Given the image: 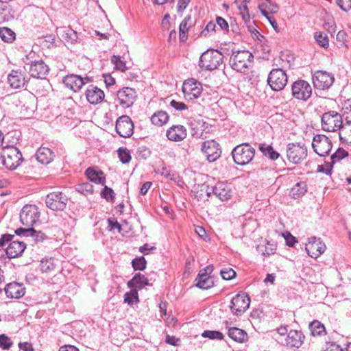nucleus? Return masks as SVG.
<instances>
[{
    "label": "nucleus",
    "instance_id": "obj_1",
    "mask_svg": "<svg viewBox=\"0 0 351 351\" xmlns=\"http://www.w3.org/2000/svg\"><path fill=\"white\" fill-rule=\"evenodd\" d=\"M2 164L9 170L16 169L23 160L21 151L14 145L3 147L1 152Z\"/></svg>",
    "mask_w": 351,
    "mask_h": 351
},
{
    "label": "nucleus",
    "instance_id": "obj_2",
    "mask_svg": "<svg viewBox=\"0 0 351 351\" xmlns=\"http://www.w3.org/2000/svg\"><path fill=\"white\" fill-rule=\"evenodd\" d=\"M254 60L252 53L247 50L232 51L230 58L231 68L240 73H246Z\"/></svg>",
    "mask_w": 351,
    "mask_h": 351
},
{
    "label": "nucleus",
    "instance_id": "obj_3",
    "mask_svg": "<svg viewBox=\"0 0 351 351\" xmlns=\"http://www.w3.org/2000/svg\"><path fill=\"white\" fill-rule=\"evenodd\" d=\"M223 60V55L217 49H208L202 53L199 60V66L204 70L217 69Z\"/></svg>",
    "mask_w": 351,
    "mask_h": 351
},
{
    "label": "nucleus",
    "instance_id": "obj_4",
    "mask_svg": "<svg viewBox=\"0 0 351 351\" xmlns=\"http://www.w3.org/2000/svg\"><path fill=\"white\" fill-rule=\"evenodd\" d=\"M255 149L247 143L237 145L232 151L234 162L241 166L249 164L255 156Z\"/></svg>",
    "mask_w": 351,
    "mask_h": 351
},
{
    "label": "nucleus",
    "instance_id": "obj_5",
    "mask_svg": "<svg viewBox=\"0 0 351 351\" xmlns=\"http://www.w3.org/2000/svg\"><path fill=\"white\" fill-rule=\"evenodd\" d=\"M343 122V116L335 110L326 112L322 116V128L326 132H335L340 131Z\"/></svg>",
    "mask_w": 351,
    "mask_h": 351
},
{
    "label": "nucleus",
    "instance_id": "obj_6",
    "mask_svg": "<svg viewBox=\"0 0 351 351\" xmlns=\"http://www.w3.org/2000/svg\"><path fill=\"white\" fill-rule=\"evenodd\" d=\"M287 156L293 164H300L308 155V149L304 143H290L287 145Z\"/></svg>",
    "mask_w": 351,
    "mask_h": 351
},
{
    "label": "nucleus",
    "instance_id": "obj_7",
    "mask_svg": "<svg viewBox=\"0 0 351 351\" xmlns=\"http://www.w3.org/2000/svg\"><path fill=\"white\" fill-rule=\"evenodd\" d=\"M277 331L278 335L277 340L279 343L291 348H298L302 345L305 337L302 330H289V332H287V330L283 332Z\"/></svg>",
    "mask_w": 351,
    "mask_h": 351
},
{
    "label": "nucleus",
    "instance_id": "obj_8",
    "mask_svg": "<svg viewBox=\"0 0 351 351\" xmlns=\"http://www.w3.org/2000/svg\"><path fill=\"white\" fill-rule=\"evenodd\" d=\"M201 191H204L207 197H210L211 194H214L221 201H226L232 195L230 186L224 182H219L213 186H209L207 184L201 186Z\"/></svg>",
    "mask_w": 351,
    "mask_h": 351
},
{
    "label": "nucleus",
    "instance_id": "obj_9",
    "mask_svg": "<svg viewBox=\"0 0 351 351\" xmlns=\"http://www.w3.org/2000/svg\"><path fill=\"white\" fill-rule=\"evenodd\" d=\"M288 82L286 73L281 69H272L267 78V83L274 91L282 90Z\"/></svg>",
    "mask_w": 351,
    "mask_h": 351
},
{
    "label": "nucleus",
    "instance_id": "obj_10",
    "mask_svg": "<svg viewBox=\"0 0 351 351\" xmlns=\"http://www.w3.org/2000/svg\"><path fill=\"white\" fill-rule=\"evenodd\" d=\"M312 147L319 156L324 157L329 155L332 144L331 140L324 134H317L313 137Z\"/></svg>",
    "mask_w": 351,
    "mask_h": 351
},
{
    "label": "nucleus",
    "instance_id": "obj_11",
    "mask_svg": "<svg viewBox=\"0 0 351 351\" xmlns=\"http://www.w3.org/2000/svg\"><path fill=\"white\" fill-rule=\"evenodd\" d=\"M40 212L36 205L26 204L20 213L21 223L27 227L32 226L39 219Z\"/></svg>",
    "mask_w": 351,
    "mask_h": 351
},
{
    "label": "nucleus",
    "instance_id": "obj_12",
    "mask_svg": "<svg viewBox=\"0 0 351 351\" xmlns=\"http://www.w3.org/2000/svg\"><path fill=\"white\" fill-rule=\"evenodd\" d=\"M68 198L62 192H52L45 199L47 206L52 210H63L67 204Z\"/></svg>",
    "mask_w": 351,
    "mask_h": 351
},
{
    "label": "nucleus",
    "instance_id": "obj_13",
    "mask_svg": "<svg viewBox=\"0 0 351 351\" xmlns=\"http://www.w3.org/2000/svg\"><path fill=\"white\" fill-rule=\"evenodd\" d=\"M314 87L319 90L328 89L335 82L332 73L325 71H317L312 77Z\"/></svg>",
    "mask_w": 351,
    "mask_h": 351
},
{
    "label": "nucleus",
    "instance_id": "obj_14",
    "mask_svg": "<svg viewBox=\"0 0 351 351\" xmlns=\"http://www.w3.org/2000/svg\"><path fill=\"white\" fill-rule=\"evenodd\" d=\"M293 96L298 99L306 101L312 94V88L308 82L303 80L295 81L291 86Z\"/></svg>",
    "mask_w": 351,
    "mask_h": 351
},
{
    "label": "nucleus",
    "instance_id": "obj_15",
    "mask_svg": "<svg viewBox=\"0 0 351 351\" xmlns=\"http://www.w3.org/2000/svg\"><path fill=\"white\" fill-rule=\"evenodd\" d=\"M250 304V299L246 293H239L232 298L230 308L232 313L241 315L249 308Z\"/></svg>",
    "mask_w": 351,
    "mask_h": 351
},
{
    "label": "nucleus",
    "instance_id": "obj_16",
    "mask_svg": "<svg viewBox=\"0 0 351 351\" xmlns=\"http://www.w3.org/2000/svg\"><path fill=\"white\" fill-rule=\"evenodd\" d=\"M182 92L186 100L192 101L199 97L202 92V86L194 79H189L182 85Z\"/></svg>",
    "mask_w": 351,
    "mask_h": 351
},
{
    "label": "nucleus",
    "instance_id": "obj_17",
    "mask_svg": "<svg viewBox=\"0 0 351 351\" xmlns=\"http://www.w3.org/2000/svg\"><path fill=\"white\" fill-rule=\"evenodd\" d=\"M134 128L133 121L128 115H122L117 119L115 129L121 137H130L134 133Z\"/></svg>",
    "mask_w": 351,
    "mask_h": 351
},
{
    "label": "nucleus",
    "instance_id": "obj_18",
    "mask_svg": "<svg viewBox=\"0 0 351 351\" xmlns=\"http://www.w3.org/2000/svg\"><path fill=\"white\" fill-rule=\"evenodd\" d=\"M117 96L119 105L123 108L131 107L137 97L135 89L130 87H123L118 90Z\"/></svg>",
    "mask_w": 351,
    "mask_h": 351
},
{
    "label": "nucleus",
    "instance_id": "obj_19",
    "mask_svg": "<svg viewBox=\"0 0 351 351\" xmlns=\"http://www.w3.org/2000/svg\"><path fill=\"white\" fill-rule=\"evenodd\" d=\"M213 271L212 265L206 266L200 270L195 278L196 286L202 289H208L214 286V281L210 276Z\"/></svg>",
    "mask_w": 351,
    "mask_h": 351
},
{
    "label": "nucleus",
    "instance_id": "obj_20",
    "mask_svg": "<svg viewBox=\"0 0 351 351\" xmlns=\"http://www.w3.org/2000/svg\"><path fill=\"white\" fill-rule=\"evenodd\" d=\"M201 149L209 162H215L221 156L220 145L214 140L204 141Z\"/></svg>",
    "mask_w": 351,
    "mask_h": 351
},
{
    "label": "nucleus",
    "instance_id": "obj_21",
    "mask_svg": "<svg viewBox=\"0 0 351 351\" xmlns=\"http://www.w3.org/2000/svg\"><path fill=\"white\" fill-rule=\"evenodd\" d=\"M305 250L309 256L317 258L324 252L326 245L319 238L312 237L308 239V243L306 244Z\"/></svg>",
    "mask_w": 351,
    "mask_h": 351
},
{
    "label": "nucleus",
    "instance_id": "obj_22",
    "mask_svg": "<svg viewBox=\"0 0 351 351\" xmlns=\"http://www.w3.org/2000/svg\"><path fill=\"white\" fill-rule=\"evenodd\" d=\"M62 82L66 88L77 93L82 88L83 85L91 82V80L88 77L83 78L80 75L71 74L66 75L63 78Z\"/></svg>",
    "mask_w": 351,
    "mask_h": 351
},
{
    "label": "nucleus",
    "instance_id": "obj_23",
    "mask_svg": "<svg viewBox=\"0 0 351 351\" xmlns=\"http://www.w3.org/2000/svg\"><path fill=\"white\" fill-rule=\"evenodd\" d=\"M49 71V66L42 60H32L29 64V73L32 77L44 79L48 75Z\"/></svg>",
    "mask_w": 351,
    "mask_h": 351
},
{
    "label": "nucleus",
    "instance_id": "obj_24",
    "mask_svg": "<svg viewBox=\"0 0 351 351\" xmlns=\"http://www.w3.org/2000/svg\"><path fill=\"white\" fill-rule=\"evenodd\" d=\"M27 82L25 73L20 70H12L8 75V83L13 89L23 88Z\"/></svg>",
    "mask_w": 351,
    "mask_h": 351
},
{
    "label": "nucleus",
    "instance_id": "obj_25",
    "mask_svg": "<svg viewBox=\"0 0 351 351\" xmlns=\"http://www.w3.org/2000/svg\"><path fill=\"white\" fill-rule=\"evenodd\" d=\"M4 291L8 298L19 299L25 294V287L23 283L12 282L5 287Z\"/></svg>",
    "mask_w": 351,
    "mask_h": 351
},
{
    "label": "nucleus",
    "instance_id": "obj_26",
    "mask_svg": "<svg viewBox=\"0 0 351 351\" xmlns=\"http://www.w3.org/2000/svg\"><path fill=\"white\" fill-rule=\"evenodd\" d=\"M154 279L148 278L141 273L136 274L133 278L130 280L127 285L129 288L137 289V291L143 289L145 286H152Z\"/></svg>",
    "mask_w": 351,
    "mask_h": 351
},
{
    "label": "nucleus",
    "instance_id": "obj_27",
    "mask_svg": "<svg viewBox=\"0 0 351 351\" xmlns=\"http://www.w3.org/2000/svg\"><path fill=\"white\" fill-rule=\"evenodd\" d=\"M187 135L186 128L182 125H173L166 132L167 138L171 141L179 142L184 140Z\"/></svg>",
    "mask_w": 351,
    "mask_h": 351
},
{
    "label": "nucleus",
    "instance_id": "obj_28",
    "mask_svg": "<svg viewBox=\"0 0 351 351\" xmlns=\"http://www.w3.org/2000/svg\"><path fill=\"white\" fill-rule=\"evenodd\" d=\"M87 101L92 105H97L102 102L105 94L102 90L98 87L91 85L85 92Z\"/></svg>",
    "mask_w": 351,
    "mask_h": 351
},
{
    "label": "nucleus",
    "instance_id": "obj_29",
    "mask_svg": "<svg viewBox=\"0 0 351 351\" xmlns=\"http://www.w3.org/2000/svg\"><path fill=\"white\" fill-rule=\"evenodd\" d=\"M85 176L90 181L97 184L104 185L106 176L104 172L98 169L97 167H90L86 169Z\"/></svg>",
    "mask_w": 351,
    "mask_h": 351
},
{
    "label": "nucleus",
    "instance_id": "obj_30",
    "mask_svg": "<svg viewBox=\"0 0 351 351\" xmlns=\"http://www.w3.org/2000/svg\"><path fill=\"white\" fill-rule=\"evenodd\" d=\"M26 245L23 241H11L7 248L5 253L9 258H16L20 256L25 250Z\"/></svg>",
    "mask_w": 351,
    "mask_h": 351
},
{
    "label": "nucleus",
    "instance_id": "obj_31",
    "mask_svg": "<svg viewBox=\"0 0 351 351\" xmlns=\"http://www.w3.org/2000/svg\"><path fill=\"white\" fill-rule=\"evenodd\" d=\"M53 152L47 147H40L36 153L37 160L43 165L50 163L53 160Z\"/></svg>",
    "mask_w": 351,
    "mask_h": 351
},
{
    "label": "nucleus",
    "instance_id": "obj_32",
    "mask_svg": "<svg viewBox=\"0 0 351 351\" xmlns=\"http://www.w3.org/2000/svg\"><path fill=\"white\" fill-rule=\"evenodd\" d=\"M339 138L341 141L351 144V120L346 116V121L343 123L339 133Z\"/></svg>",
    "mask_w": 351,
    "mask_h": 351
},
{
    "label": "nucleus",
    "instance_id": "obj_33",
    "mask_svg": "<svg viewBox=\"0 0 351 351\" xmlns=\"http://www.w3.org/2000/svg\"><path fill=\"white\" fill-rule=\"evenodd\" d=\"M258 149L261 152L263 155L271 160H276L280 157V154L274 150L271 145L267 143H261L258 146Z\"/></svg>",
    "mask_w": 351,
    "mask_h": 351
},
{
    "label": "nucleus",
    "instance_id": "obj_34",
    "mask_svg": "<svg viewBox=\"0 0 351 351\" xmlns=\"http://www.w3.org/2000/svg\"><path fill=\"white\" fill-rule=\"evenodd\" d=\"M58 31L62 37L64 38L67 42L74 43L78 40L77 32L69 27H60Z\"/></svg>",
    "mask_w": 351,
    "mask_h": 351
},
{
    "label": "nucleus",
    "instance_id": "obj_35",
    "mask_svg": "<svg viewBox=\"0 0 351 351\" xmlns=\"http://www.w3.org/2000/svg\"><path fill=\"white\" fill-rule=\"evenodd\" d=\"M169 118V117L165 111L160 110L151 117V121L155 125L162 126L167 123Z\"/></svg>",
    "mask_w": 351,
    "mask_h": 351
},
{
    "label": "nucleus",
    "instance_id": "obj_36",
    "mask_svg": "<svg viewBox=\"0 0 351 351\" xmlns=\"http://www.w3.org/2000/svg\"><path fill=\"white\" fill-rule=\"evenodd\" d=\"M307 191V185L305 182H299L296 183L291 189L290 195L297 199L303 196Z\"/></svg>",
    "mask_w": 351,
    "mask_h": 351
},
{
    "label": "nucleus",
    "instance_id": "obj_37",
    "mask_svg": "<svg viewBox=\"0 0 351 351\" xmlns=\"http://www.w3.org/2000/svg\"><path fill=\"white\" fill-rule=\"evenodd\" d=\"M256 251L261 253L263 256H270L274 254L276 251V245L270 241H267L266 245H258L256 246Z\"/></svg>",
    "mask_w": 351,
    "mask_h": 351
},
{
    "label": "nucleus",
    "instance_id": "obj_38",
    "mask_svg": "<svg viewBox=\"0 0 351 351\" xmlns=\"http://www.w3.org/2000/svg\"><path fill=\"white\" fill-rule=\"evenodd\" d=\"M228 335L232 339L238 343L247 342L249 339L245 330H228Z\"/></svg>",
    "mask_w": 351,
    "mask_h": 351
},
{
    "label": "nucleus",
    "instance_id": "obj_39",
    "mask_svg": "<svg viewBox=\"0 0 351 351\" xmlns=\"http://www.w3.org/2000/svg\"><path fill=\"white\" fill-rule=\"evenodd\" d=\"M0 37L3 41L8 43H12L16 38L15 32L9 27H0Z\"/></svg>",
    "mask_w": 351,
    "mask_h": 351
},
{
    "label": "nucleus",
    "instance_id": "obj_40",
    "mask_svg": "<svg viewBox=\"0 0 351 351\" xmlns=\"http://www.w3.org/2000/svg\"><path fill=\"white\" fill-rule=\"evenodd\" d=\"M130 289V291L125 293L124 295V302L132 306L134 304L139 302V298L137 289Z\"/></svg>",
    "mask_w": 351,
    "mask_h": 351
},
{
    "label": "nucleus",
    "instance_id": "obj_41",
    "mask_svg": "<svg viewBox=\"0 0 351 351\" xmlns=\"http://www.w3.org/2000/svg\"><path fill=\"white\" fill-rule=\"evenodd\" d=\"M191 20V16H186L180 25V40L182 42H185L187 39V32L189 29L190 25L188 24V21Z\"/></svg>",
    "mask_w": 351,
    "mask_h": 351
},
{
    "label": "nucleus",
    "instance_id": "obj_42",
    "mask_svg": "<svg viewBox=\"0 0 351 351\" xmlns=\"http://www.w3.org/2000/svg\"><path fill=\"white\" fill-rule=\"evenodd\" d=\"M110 337L114 345L119 346L124 342L127 338L123 335L121 330H112L110 333Z\"/></svg>",
    "mask_w": 351,
    "mask_h": 351
},
{
    "label": "nucleus",
    "instance_id": "obj_43",
    "mask_svg": "<svg viewBox=\"0 0 351 351\" xmlns=\"http://www.w3.org/2000/svg\"><path fill=\"white\" fill-rule=\"evenodd\" d=\"M156 172L175 182L180 180V178L177 173H176L175 172H172L171 170H169L165 166L162 167L161 168H158V170L156 171Z\"/></svg>",
    "mask_w": 351,
    "mask_h": 351
},
{
    "label": "nucleus",
    "instance_id": "obj_44",
    "mask_svg": "<svg viewBox=\"0 0 351 351\" xmlns=\"http://www.w3.org/2000/svg\"><path fill=\"white\" fill-rule=\"evenodd\" d=\"M348 156V152L343 148H338L337 150L331 155L330 162L335 165L336 162H339L342 159L345 158Z\"/></svg>",
    "mask_w": 351,
    "mask_h": 351
},
{
    "label": "nucleus",
    "instance_id": "obj_45",
    "mask_svg": "<svg viewBox=\"0 0 351 351\" xmlns=\"http://www.w3.org/2000/svg\"><path fill=\"white\" fill-rule=\"evenodd\" d=\"M3 14V19L5 21H9L14 19V11L10 8L8 4H2L1 7Z\"/></svg>",
    "mask_w": 351,
    "mask_h": 351
},
{
    "label": "nucleus",
    "instance_id": "obj_46",
    "mask_svg": "<svg viewBox=\"0 0 351 351\" xmlns=\"http://www.w3.org/2000/svg\"><path fill=\"white\" fill-rule=\"evenodd\" d=\"M146 265L147 261L143 256L136 257L132 261V266L135 271H143Z\"/></svg>",
    "mask_w": 351,
    "mask_h": 351
},
{
    "label": "nucleus",
    "instance_id": "obj_47",
    "mask_svg": "<svg viewBox=\"0 0 351 351\" xmlns=\"http://www.w3.org/2000/svg\"><path fill=\"white\" fill-rule=\"evenodd\" d=\"M315 39L317 44L324 47L328 48L329 46V40L328 36L323 32H316L315 34Z\"/></svg>",
    "mask_w": 351,
    "mask_h": 351
},
{
    "label": "nucleus",
    "instance_id": "obj_48",
    "mask_svg": "<svg viewBox=\"0 0 351 351\" xmlns=\"http://www.w3.org/2000/svg\"><path fill=\"white\" fill-rule=\"evenodd\" d=\"M75 191L84 195L93 193V186L89 182H84L76 186Z\"/></svg>",
    "mask_w": 351,
    "mask_h": 351
},
{
    "label": "nucleus",
    "instance_id": "obj_49",
    "mask_svg": "<svg viewBox=\"0 0 351 351\" xmlns=\"http://www.w3.org/2000/svg\"><path fill=\"white\" fill-rule=\"evenodd\" d=\"M197 124L199 125V126H200V132H199L197 130L193 134V136L196 138H206V136L204 135V132H206V133L208 132L209 124L204 121H199L197 122Z\"/></svg>",
    "mask_w": 351,
    "mask_h": 351
},
{
    "label": "nucleus",
    "instance_id": "obj_50",
    "mask_svg": "<svg viewBox=\"0 0 351 351\" xmlns=\"http://www.w3.org/2000/svg\"><path fill=\"white\" fill-rule=\"evenodd\" d=\"M101 197L105 199L107 202H114L115 199V193L114 191L107 186H104L103 190L101 192Z\"/></svg>",
    "mask_w": 351,
    "mask_h": 351
},
{
    "label": "nucleus",
    "instance_id": "obj_51",
    "mask_svg": "<svg viewBox=\"0 0 351 351\" xmlns=\"http://www.w3.org/2000/svg\"><path fill=\"white\" fill-rule=\"evenodd\" d=\"M119 158L123 164H127L131 160L130 152L126 148L120 147L117 150Z\"/></svg>",
    "mask_w": 351,
    "mask_h": 351
},
{
    "label": "nucleus",
    "instance_id": "obj_52",
    "mask_svg": "<svg viewBox=\"0 0 351 351\" xmlns=\"http://www.w3.org/2000/svg\"><path fill=\"white\" fill-rule=\"evenodd\" d=\"M111 62L114 65V68L117 70L121 71L127 70L125 62L121 60L119 56H112L111 58Z\"/></svg>",
    "mask_w": 351,
    "mask_h": 351
},
{
    "label": "nucleus",
    "instance_id": "obj_53",
    "mask_svg": "<svg viewBox=\"0 0 351 351\" xmlns=\"http://www.w3.org/2000/svg\"><path fill=\"white\" fill-rule=\"evenodd\" d=\"M40 269L43 272H48L54 269V263L53 258L43 259L40 264Z\"/></svg>",
    "mask_w": 351,
    "mask_h": 351
},
{
    "label": "nucleus",
    "instance_id": "obj_54",
    "mask_svg": "<svg viewBox=\"0 0 351 351\" xmlns=\"http://www.w3.org/2000/svg\"><path fill=\"white\" fill-rule=\"evenodd\" d=\"M202 336L210 339L221 340L223 338V335L219 330H204Z\"/></svg>",
    "mask_w": 351,
    "mask_h": 351
},
{
    "label": "nucleus",
    "instance_id": "obj_55",
    "mask_svg": "<svg viewBox=\"0 0 351 351\" xmlns=\"http://www.w3.org/2000/svg\"><path fill=\"white\" fill-rule=\"evenodd\" d=\"M333 165L331 162H325L324 165H318L317 171L324 173L326 175H330Z\"/></svg>",
    "mask_w": 351,
    "mask_h": 351
},
{
    "label": "nucleus",
    "instance_id": "obj_56",
    "mask_svg": "<svg viewBox=\"0 0 351 351\" xmlns=\"http://www.w3.org/2000/svg\"><path fill=\"white\" fill-rule=\"evenodd\" d=\"M221 278L226 280H230L236 276V272L232 268H228L221 270Z\"/></svg>",
    "mask_w": 351,
    "mask_h": 351
},
{
    "label": "nucleus",
    "instance_id": "obj_57",
    "mask_svg": "<svg viewBox=\"0 0 351 351\" xmlns=\"http://www.w3.org/2000/svg\"><path fill=\"white\" fill-rule=\"evenodd\" d=\"M12 345V341L8 336L4 334L0 335V348L3 350L9 349Z\"/></svg>",
    "mask_w": 351,
    "mask_h": 351
},
{
    "label": "nucleus",
    "instance_id": "obj_58",
    "mask_svg": "<svg viewBox=\"0 0 351 351\" xmlns=\"http://www.w3.org/2000/svg\"><path fill=\"white\" fill-rule=\"evenodd\" d=\"M32 237L36 243L43 242L47 239V236L41 231H36L34 229V233H31L30 236Z\"/></svg>",
    "mask_w": 351,
    "mask_h": 351
},
{
    "label": "nucleus",
    "instance_id": "obj_59",
    "mask_svg": "<svg viewBox=\"0 0 351 351\" xmlns=\"http://www.w3.org/2000/svg\"><path fill=\"white\" fill-rule=\"evenodd\" d=\"M165 342L173 346H180L181 340L179 338L176 337V336L166 334Z\"/></svg>",
    "mask_w": 351,
    "mask_h": 351
},
{
    "label": "nucleus",
    "instance_id": "obj_60",
    "mask_svg": "<svg viewBox=\"0 0 351 351\" xmlns=\"http://www.w3.org/2000/svg\"><path fill=\"white\" fill-rule=\"evenodd\" d=\"M216 28V24L213 21H210L206 26V27L201 32L200 35L202 36L206 37L210 32H215Z\"/></svg>",
    "mask_w": 351,
    "mask_h": 351
},
{
    "label": "nucleus",
    "instance_id": "obj_61",
    "mask_svg": "<svg viewBox=\"0 0 351 351\" xmlns=\"http://www.w3.org/2000/svg\"><path fill=\"white\" fill-rule=\"evenodd\" d=\"M342 110L343 111L342 115L343 116L344 121H346V116L351 121V100H348L345 102Z\"/></svg>",
    "mask_w": 351,
    "mask_h": 351
},
{
    "label": "nucleus",
    "instance_id": "obj_62",
    "mask_svg": "<svg viewBox=\"0 0 351 351\" xmlns=\"http://www.w3.org/2000/svg\"><path fill=\"white\" fill-rule=\"evenodd\" d=\"M337 3L343 11L348 12L351 9V0H337Z\"/></svg>",
    "mask_w": 351,
    "mask_h": 351
},
{
    "label": "nucleus",
    "instance_id": "obj_63",
    "mask_svg": "<svg viewBox=\"0 0 351 351\" xmlns=\"http://www.w3.org/2000/svg\"><path fill=\"white\" fill-rule=\"evenodd\" d=\"M32 232L34 233V228L31 227L27 228H19L15 230L17 235L23 237H29Z\"/></svg>",
    "mask_w": 351,
    "mask_h": 351
},
{
    "label": "nucleus",
    "instance_id": "obj_64",
    "mask_svg": "<svg viewBox=\"0 0 351 351\" xmlns=\"http://www.w3.org/2000/svg\"><path fill=\"white\" fill-rule=\"evenodd\" d=\"M347 37L348 36L345 31H339L337 34V41L341 46H344L347 41Z\"/></svg>",
    "mask_w": 351,
    "mask_h": 351
}]
</instances>
